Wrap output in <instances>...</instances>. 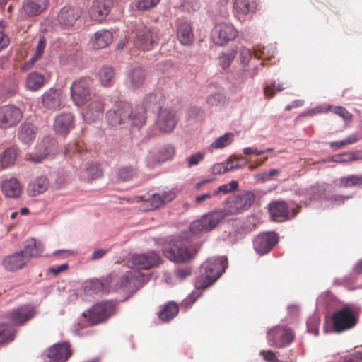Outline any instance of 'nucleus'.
<instances>
[{
    "instance_id": "obj_1",
    "label": "nucleus",
    "mask_w": 362,
    "mask_h": 362,
    "mask_svg": "<svg viewBox=\"0 0 362 362\" xmlns=\"http://www.w3.org/2000/svg\"><path fill=\"white\" fill-rule=\"evenodd\" d=\"M227 267V259L225 257L209 258L201 266L199 274L197 276L193 291L183 301L186 305H192L202 295V290L211 286L224 272Z\"/></svg>"
},
{
    "instance_id": "obj_2",
    "label": "nucleus",
    "mask_w": 362,
    "mask_h": 362,
    "mask_svg": "<svg viewBox=\"0 0 362 362\" xmlns=\"http://www.w3.org/2000/svg\"><path fill=\"white\" fill-rule=\"evenodd\" d=\"M360 313V307L351 304L344 305L331 317L333 332L341 333L353 329L358 322Z\"/></svg>"
},
{
    "instance_id": "obj_3",
    "label": "nucleus",
    "mask_w": 362,
    "mask_h": 362,
    "mask_svg": "<svg viewBox=\"0 0 362 362\" xmlns=\"http://www.w3.org/2000/svg\"><path fill=\"white\" fill-rule=\"evenodd\" d=\"M255 199V196L252 192L244 191L236 196L228 198L222 211L226 216L241 213L250 208Z\"/></svg>"
},
{
    "instance_id": "obj_4",
    "label": "nucleus",
    "mask_w": 362,
    "mask_h": 362,
    "mask_svg": "<svg viewBox=\"0 0 362 362\" xmlns=\"http://www.w3.org/2000/svg\"><path fill=\"white\" fill-rule=\"evenodd\" d=\"M92 80L89 77L78 78L70 87L71 99L76 106L81 107L91 99Z\"/></svg>"
},
{
    "instance_id": "obj_5",
    "label": "nucleus",
    "mask_w": 362,
    "mask_h": 362,
    "mask_svg": "<svg viewBox=\"0 0 362 362\" xmlns=\"http://www.w3.org/2000/svg\"><path fill=\"white\" fill-rule=\"evenodd\" d=\"M117 312L116 305L112 301H102L93 305L88 310V324L95 325L105 322Z\"/></svg>"
},
{
    "instance_id": "obj_6",
    "label": "nucleus",
    "mask_w": 362,
    "mask_h": 362,
    "mask_svg": "<svg viewBox=\"0 0 362 362\" xmlns=\"http://www.w3.org/2000/svg\"><path fill=\"white\" fill-rule=\"evenodd\" d=\"M49 6V0H23L18 11V20L23 21L36 18Z\"/></svg>"
},
{
    "instance_id": "obj_7",
    "label": "nucleus",
    "mask_w": 362,
    "mask_h": 362,
    "mask_svg": "<svg viewBox=\"0 0 362 362\" xmlns=\"http://www.w3.org/2000/svg\"><path fill=\"white\" fill-rule=\"evenodd\" d=\"M238 35V32L234 25L226 22L216 23L211 30V39L218 46L226 45L229 42L233 41Z\"/></svg>"
},
{
    "instance_id": "obj_8",
    "label": "nucleus",
    "mask_w": 362,
    "mask_h": 362,
    "mask_svg": "<svg viewBox=\"0 0 362 362\" xmlns=\"http://www.w3.org/2000/svg\"><path fill=\"white\" fill-rule=\"evenodd\" d=\"M293 339V332L284 325L275 326L267 332L268 343L275 348H284L291 344Z\"/></svg>"
},
{
    "instance_id": "obj_9",
    "label": "nucleus",
    "mask_w": 362,
    "mask_h": 362,
    "mask_svg": "<svg viewBox=\"0 0 362 362\" xmlns=\"http://www.w3.org/2000/svg\"><path fill=\"white\" fill-rule=\"evenodd\" d=\"M301 206L296 205L295 208L290 209L288 204L283 200H276L269 203V212L272 218L278 221H288L300 212Z\"/></svg>"
},
{
    "instance_id": "obj_10",
    "label": "nucleus",
    "mask_w": 362,
    "mask_h": 362,
    "mask_svg": "<svg viewBox=\"0 0 362 362\" xmlns=\"http://www.w3.org/2000/svg\"><path fill=\"white\" fill-rule=\"evenodd\" d=\"M225 216L222 210L209 213L200 219L193 221L189 229L194 234L209 231L214 229Z\"/></svg>"
},
{
    "instance_id": "obj_11",
    "label": "nucleus",
    "mask_w": 362,
    "mask_h": 362,
    "mask_svg": "<svg viewBox=\"0 0 362 362\" xmlns=\"http://www.w3.org/2000/svg\"><path fill=\"white\" fill-rule=\"evenodd\" d=\"M130 116V105L125 102H119L107 112L106 119L108 125L117 127L128 122Z\"/></svg>"
},
{
    "instance_id": "obj_12",
    "label": "nucleus",
    "mask_w": 362,
    "mask_h": 362,
    "mask_svg": "<svg viewBox=\"0 0 362 362\" xmlns=\"http://www.w3.org/2000/svg\"><path fill=\"white\" fill-rule=\"evenodd\" d=\"M160 262V257L155 252L147 254H134L127 259L129 267L136 269H149L157 266Z\"/></svg>"
},
{
    "instance_id": "obj_13",
    "label": "nucleus",
    "mask_w": 362,
    "mask_h": 362,
    "mask_svg": "<svg viewBox=\"0 0 362 362\" xmlns=\"http://www.w3.org/2000/svg\"><path fill=\"white\" fill-rule=\"evenodd\" d=\"M23 118V112L15 105L0 107V128L7 129L16 126Z\"/></svg>"
},
{
    "instance_id": "obj_14",
    "label": "nucleus",
    "mask_w": 362,
    "mask_h": 362,
    "mask_svg": "<svg viewBox=\"0 0 362 362\" xmlns=\"http://www.w3.org/2000/svg\"><path fill=\"white\" fill-rule=\"evenodd\" d=\"M37 314L34 306L30 305H22L11 310L8 313V317L11 324L16 326H22L32 320Z\"/></svg>"
},
{
    "instance_id": "obj_15",
    "label": "nucleus",
    "mask_w": 362,
    "mask_h": 362,
    "mask_svg": "<svg viewBox=\"0 0 362 362\" xmlns=\"http://www.w3.org/2000/svg\"><path fill=\"white\" fill-rule=\"evenodd\" d=\"M81 9L75 6H64L60 8L57 16L58 23L64 28H71L81 16Z\"/></svg>"
},
{
    "instance_id": "obj_16",
    "label": "nucleus",
    "mask_w": 362,
    "mask_h": 362,
    "mask_svg": "<svg viewBox=\"0 0 362 362\" xmlns=\"http://www.w3.org/2000/svg\"><path fill=\"white\" fill-rule=\"evenodd\" d=\"M112 0H93L88 10L91 21L102 23L108 16L112 7Z\"/></svg>"
},
{
    "instance_id": "obj_17",
    "label": "nucleus",
    "mask_w": 362,
    "mask_h": 362,
    "mask_svg": "<svg viewBox=\"0 0 362 362\" xmlns=\"http://www.w3.org/2000/svg\"><path fill=\"white\" fill-rule=\"evenodd\" d=\"M177 123V117L175 112L169 108H162L160 110L156 125L157 128L163 132H171Z\"/></svg>"
},
{
    "instance_id": "obj_18",
    "label": "nucleus",
    "mask_w": 362,
    "mask_h": 362,
    "mask_svg": "<svg viewBox=\"0 0 362 362\" xmlns=\"http://www.w3.org/2000/svg\"><path fill=\"white\" fill-rule=\"evenodd\" d=\"M0 189L6 197L16 199L23 193V185L16 177H6L0 181Z\"/></svg>"
},
{
    "instance_id": "obj_19",
    "label": "nucleus",
    "mask_w": 362,
    "mask_h": 362,
    "mask_svg": "<svg viewBox=\"0 0 362 362\" xmlns=\"http://www.w3.org/2000/svg\"><path fill=\"white\" fill-rule=\"evenodd\" d=\"M278 243V235L274 232H268L257 235L253 242L255 250L259 255L269 252Z\"/></svg>"
},
{
    "instance_id": "obj_20",
    "label": "nucleus",
    "mask_w": 362,
    "mask_h": 362,
    "mask_svg": "<svg viewBox=\"0 0 362 362\" xmlns=\"http://www.w3.org/2000/svg\"><path fill=\"white\" fill-rule=\"evenodd\" d=\"M163 252L168 259L177 263L188 262L193 257L192 254L187 247H179L175 244L165 245Z\"/></svg>"
},
{
    "instance_id": "obj_21",
    "label": "nucleus",
    "mask_w": 362,
    "mask_h": 362,
    "mask_svg": "<svg viewBox=\"0 0 362 362\" xmlns=\"http://www.w3.org/2000/svg\"><path fill=\"white\" fill-rule=\"evenodd\" d=\"M49 362H66L71 356L69 343L55 344L45 351Z\"/></svg>"
},
{
    "instance_id": "obj_22",
    "label": "nucleus",
    "mask_w": 362,
    "mask_h": 362,
    "mask_svg": "<svg viewBox=\"0 0 362 362\" xmlns=\"http://www.w3.org/2000/svg\"><path fill=\"white\" fill-rule=\"evenodd\" d=\"M176 35L182 45H191L194 40L193 28L189 22L185 19H177L175 23Z\"/></svg>"
},
{
    "instance_id": "obj_23",
    "label": "nucleus",
    "mask_w": 362,
    "mask_h": 362,
    "mask_svg": "<svg viewBox=\"0 0 362 362\" xmlns=\"http://www.w3.org/2000/svg\"><path fill=\"white\" fill-rule=\"evenodd\" d=\"M156 35L147 27L137 31L134 40L135 46L142 50H151L156 43Z\"/></svg>"
},
{
    "instance_id": "obj_24",
    "label": "nucleus",
    "mask_w": 362,
    "mask_h": 362,
    "mask_svg": "<svg viewBox=\"0 0 362 362\" xmlns=\"http://www.w3.org/2000/svg\"><path fill=\"white\" fill-rule=\"evenodd\" d=\"M74 116L71 112H62L54 119L53 129L57 134L66 135L74 127Z\"/></svg>"
},
{
    "instance_id": "obj_25",
    "label": "nucleus",
    "mask_w": 362,
    "mask_h": 362,
    "mask_svg": "<svg viewBox=\"0 0 362 362\" xmlns=\"http://www.w3.org/2000/svg\"><path fill=\"white\" fill-rule=\"evenodd\" d=\"M146 76V71L143 66H136L133 67L127 76L128 86L133 90L141 88L145 84Z\"/></svg>"
},
{
    "instance_id": "obj_26",
    "label": "nucleus",
    "mask_w": 362,
    "mask_h": 362,
    "mask_svg": "<svg viewBox=\"0 0 362 362\" xmlns=\"http://www.w3.org/2000/svg\"><path fill=\"white\" fill-rule=\"evenodd\" d=\"M113 40L112 33L107 29H101L95 32L90 38V45L94 49H103L108 47Z\"/></svg>"
},
{
    "instance_id": "obj_27",
    "label": "nucleus",
    "mask_w": 362,
    "mask_h": 362,
    "mask_svg": "<svg viewBox=\"0 0 362 362\" xmlns=\"http://www.w3.org/2000/svg\"><path fill=\"white\" fill-rule=\"evenodd\" d=\"M27 263L28 259L22 251L8 255L5 257L3 260L4 269L9 272H15L21 269Z\"/></svg>"
},
{
    "instance_id": "obj_28",
    "label": "nucleus",
    "mask_w": 362,
    "mask_h": 362,
    "mask_svg": "<svg viewBox=\"0 0 362 362\" xmlns=\"http://www.w3.org/2000/svg\"><path fill=\"white\" fill-rule=\"evenodd\" d=\"M43 105L51 110H57L62 107V91L59 89L49 88L42 96Z\"/></svg>"
},
{
    "instance_id": "obj_29",
    "label": "nucleus",
    "mask_w": 362,
    "mask_h": 362,
    "mask_svg": "<svg viewBox=\"0 0 362 362\" xmlns=\"http://www.w3.org/2000/svg\"><path fill=\"white\" fill-rule=\"evenodd\" d=\"M148 279V276L139 271H131L122 276L120 279L122 287L132 288V284L136 287L141 286L144 281Z\"/></svg>"
},
{
    "instance_id": "obj_30",
    "label": "nucleus",
    "mask_w": 362,
    "mask_h": 362,
    "mask_svg": "<svg viewBox=\"0 0 362 362\" xmlns=\"http://www.w3.org/2000/svg\"><path fill=\"white\" fill-rule=\"evenodd\" d=\"M18 329L9 322H0V347L13 341L18 334Z\"/></svg>"
},
{
    "instance_id": "obj_31",
    "label": "nucleus",
    "mask_w": 362,
    "mask_h": 362,
    "mask_svg": "<svg viewBox=\"0 0 362 362\" xmlns=\"http://www.w3.org/2000/svg\"><path fill=\"white\" fill-rule=\"evenodd\" d=\"M49 187V181L45 176H39L30 182L27 191L29 195L35 197L45 192Z\"/></svg>"
},
{
    "instance_id": "obj_32",
    "label": "nucleus",
    "mask_w": 362,
    "mask_h": 362,
    "mask_svg": "<svg viewBox=\"0 0 362 362\" xmlns=\"http://www.w3.org/2000/svg\"><path fill=\"white\" fill-rule=\"evenodd\" d=\"M44 246L40 242H37L35 238H30L26 241L22 252L25 255L28 260L31 257H37L43 252Z\"/></svg>"
},
{
    "instance_id": "obj_33",
    "label": "nucleus",
    "mask_w": 362,
    "mask_h": 362,
    "mask_svg": "<svg viewBox=\"0 0 362 362\" xmlns=\"http://www.w3.org/2000/svg\"><path fill=\"white\" fill-rule=\"evenodd\" d=\"M146 112L144 107L139 105L136 106L134 110L130 107V116L127 123L136 128L141 127L146 121Z\"/></svg>"
},
{
    "instance_id": "obj_34",
    "label": "nucleus",
    "mask_w": 362,
    "mask_h": 362,
    "mask_svg": "<svg viewBox=\"0 0 362 362\" xmlns=\"http://www.w3.org/2000/svg\"><path fill=\"white\" fill-rule=\"evenodd\" d=\"M179 312V308L176 303L169 301L160 307L158 313V318L163 322H168L174 318Z\"/></svg>"
},
{
    "instance_id": "obj_35",
    "label": "nucleus",
    "mask_w": 362,
    "mask_h": 362,
    "mask_svg": "<svg viewBox=\"0 0 362 362\" xmlns=\"http://www.w3.org/2000/svg\"><path fill=\"white\" fill-rule=\"evenodd\" d=\"M103 103L99 100H93L87 107L84 112V117L88 122H94L103 115Z\"/></svg>"
},
{
    "instance_id": "obj_36",
    "label": "nucleus",
    "mask_w": 362,
    "mask_h": 362,
    "mask_svg": "<svg viewBox=\"0 0 362 362\" xmlns=\"http://www.w3.org/2000/svg\"><path fill=\"white\" fill-rule=\"evenodd\" d=\"M18 139L25 144L32 143L36 137L35 127L29 123H23L18 132Z\"/></svg>"
},
{
    "instance_id": "obj_37",
    "label": "nucleus",
    "mask_w": 362,
    "mask_h": 362,
    "mask_svg": "<svg viewBox=\"0 0 362 362\" xmlns=\"http://www.w3.org/2000/svg\"><path fill=\"white\" fill-rule=\"evenodd\" d=\"M18 152L15 147H10L4 150L0 156L1 169L8 168L13 166L16 160Z\"/></svg>"
},
{
    "instance_id": "obj_38",
    "label": "nucleus",
    "mask_w": 362,
    "mask_h": 362,
    "mask_svg": "<svg viewBox=\"0 0 362 362\" xmlns=\"http://www.w3.org/2000/svg\"><path fill=\"white\" fill-rule=\"evenodd\" d=\"M83 288L88 296L99 294L104 290V284L98 279H91L83 283Z\"/></svg>"
},
{
    "instance_id": "obj_39",
    "label": "nucleus",
    "mask_w": 362,
    "mask_h": 362,
    "mask_svg": "<svg viewBox=\"0 0 362 362\" xmlns=\"http://www.w3.org/2000/svg\"><path fill=\"white\" fill-rule=\"evenodd\" d=\"M257 7L256 0H235L234 8L239 14L247 15L255 12Z\"/></svg>"
},
{
    "instance_id": "obj_40",
    "label": "nucleus",
    "mask_w": 362,
    "mask_h": 362,
    "mask_svg": "<svg viewBox=\"0 0 362 362\" xmlns=\"http://www.w3.org/2000/svg\"><path fill=\"white\" fill-rule=\"evenodd\" d=\"M46 44L47 40L45 37L44 35L40 36L37 45L35 49V53L33 56L25 64V66L28 68H31L37 61L42 58L46 47Z\"/></svg>"
},
{
    "instance_id": "obj_41",
    "label": "nucleus",
    "mask_w": 362,
    "mask_h": 362,
    "mask_svg": "<svg viewBox=\"0 0 362 362\" xmlns=\"http://www.w3.org/2000/svg\"><path fill=\"white\" fill-rule=\"evenodd\" d=\"M45 83V77L42 74L36 71L30 73L26 78V86L30 90L40 89Z\"/></svg>"
},
{
    "instance_id": "obj_42",
    "label": "nucleus",
    "mask_w": 362,
    "mask_h": 362,
    "mask_svg": "<svg viewBox=\"0 0 362 362\" xmlns=\"http://www.w3.org/2000/svg\"><path fill=\"white\" fill-rule=\"evenodd\" d=\"M163 101L161 95H156L154 93H149L146 95L142 102V106L146 111L147 110H155L160 106Z\"/></svg>"
},
{
    "instance_id": "obj_43",
    "label": "nucleus",
    "mask_w": 362,
    "mask_h": 362,
    "mask_svg": "<svg viewBox=\"0 0 362 362\" xmlns=\"http://www.w3.org/2000/svg\"><path fill=\"white\" fill-rule=\"evenodd\" d=\"M98 75L103 86H110L113 82L115 70L110 66H103L98 71Z\"/></svg>"
},
{
    "instance_id": "obj_44",
    "label": "nucleus",
    "mask_w": 362,
    "mask_h": 362,
    "mask_svg": "<svg viewBox=\"0 0 362 362\" xmlns=\"http://www.w3.org/2000/svg\"><path fill=\"white\" fill-rule=\"evenodd\" d=\"M233 141V134L226 133L218 137L209 146V150L212 151L214 149H220L230 145Z\"/></svg>"
},
{
    "instance_id": "obj_45",
    "label": "nucleus",
    "mask_w": 362,
    "mask_h": 362,
    "mask_svg": "<svg viewBox=\"0 0 362 362\" xmlns=\"http://www.w3.org/2000/svg\"><path fill=\"white\" fill-rule=\"evenodd\" d=\"M164 202L160 195V193H155L151 195V197L145 201L144 203L143 209L145 211H150L158 209L163 205H164Z\"/></svg>"
},
{
    "instance_id": "obj_46",
    "label": "nucleus",
    "mask_w": 362,
    "mask_h": 362,
    "mask_svg": "<svg viewBox=\"0 0 362 362\" xmlns=\"http://www.w3.org/2000/svg\"><path fill=\"white\" fill-rule=\"evenodd\" d=\"M137 175V170L133 166H123L117 171L118 179L121 181H129Z\"/></svg>"
},
{
    "instance_id": "obj_47",
    "label": "nucleus",
    "mask_w": 362,
    "mask_h": 362,
    "mask_svg": "<svg viewBox=\"0 0 362 362\" xmlns=\"http://www.w3.org/2000/svg\"><path fill=\"white\" fill-rule=\"evenodd\" d=\"M175 154V148L170 144L162 146L157 153V159L158 162H165L173 158Z\"/></svg>"
},
{
    "instance_id": "obj_48",
    "label": "nucleus",
    "mask_w": 362,
    "mask_h": 362,
    "mask_svg": "<svg viewBox=\"0 0 362 362\" xmlns=\"http://www.w3.org/2000/svg\"><path fill=\"white\" fill-rule=\"evenodd\" d=\"M340 185L344 187H352L362 185V175H350L339 179Z\"/></svg>"
},
{
    "instance_id": "obj_49",
    "label": "nucleus",
    "mask_w": 362,
    "mask_h": 362,
    "mask_svg": "<svg viewBox=\"0 0 362 362\" xmlns=\"http://www.w3.org/2000/svg\"><path fill=\"white\" fill-rule=\"evenodd\" d=\"M236 56V51L234 49L228 50L219 56V64L223 69H227L230 66L231 62L233 61Z\"/></svg>"
},
{
    "instance_id": "obj_50",
    "label": "nucleus",
    "mask_w": 362,
    "mask_h": 362,
    "mask_svg": "<svg viewBox=\"0 0 362 362\" xmlns=\"http://www.w3.org/2000/svg\"><path fill=\"white\" fill-rule=\"evenodd\" d=\"M87 180H93L103 176V171L98 164L90 165L86 170Z\"/></svg>"
},
{
    "instance_id": "obj_51",
    "label": "nucleus",
    "mask_w": 362,
    "mask_h": 362,
    "mask_svg": "<svg viewBox=\"0 0 362 362\" xmlns=\"http://www.w3.org/2000/svg\"><path fill=\"white\" fill-rule=\"evenodd\" d=\"M238 182L236 180H232L228 184H223L220 185L218 189L214 191V194L217 195L219 193L224 194L234 192L238 188Z\"/></svg>"
},
{
    "instance_id": "obj_52",
    "label": "nucleus",
    "mask_w": 362,
    "mask_h": 362,
    "mask_svg": "<svg viewBox=\"0 0 362 362\" xmlns=\"http://www.w3.org/2000/svg\"><path fill=\"white\" fill-rule=\"evenodd\" d=\"M362 160V155L359 151H352L344 153L339 156V162H351L355 160Z\"/></svg>"
},
{
    "instance_id": "obj_53",
    "label": "nucleus",
    "mask_w": 362,
    "mask_h": 362,
    "mask_svg": "<svg viewBox=\"0 0 362 362\" xmlns=\"http://www.w3.org/2000/svg\"><path fill=\"white\" fill-rule=\"evenodd\" d=\"M51 150H49L48 148H45V152L40 154H27L25 156V160L33 163H41L50 153Z\"/></svg>"
},
{
    "instance_id": "obj_54",
    "label": "nucleus",
    "mask_w": 362,
    "mask_h": 362,
    "mask_svg": "<svg viewBox=\"0 0 362 362\" xmlns=\"http://www.w3.org/2000/svg\"><path fill=\"white\" fill-rule=\"evenodd\" d=\"M285 88L282 87L280 84H276L275 82L272 83L270 85L264 88V93L266 98H272L276 92H280Z\"/></svg>"
},
{
    "instance_id": "obj_55",
    "label": "nucleus",
    "mask_w": 362,
    "mask_h": 362,
    "mask_svg": "<svg viewBox=\"0 0 362 362\" xmlns=\"http://www.w3.org/2000/svg\"><path fill=\"white\" fill-rule=\"evenodd\" d=\"M160 0H139L136 4L138 10L146 11L156 6Z\"/></svg>"
},
{
    "instance_id": "obj_56",
    "label": "nucleus",
    "mask_w": 362,
    "mask_h": 362,
    "mask_svg": "<svg viewBox=\"0 0 362 362\" xmlns=\"http://www.w3.org/2000/svg\"><path fill=\"white\" fill-rule=\"evenodd\" d=\"M224 97L220 93H214L207 98V103L211 106L222 105L224 103Z\"/></svg>"
},
{
    "instance_id": "obj_57",
    "label": "nucleus",
    "mask_w": 362,
    "mask_h": 362,
    "mask_svg": "<svg viewBox=\"0 0 362 362\" xmlns=\"http://www.w3.org/2000/svg\"><path fill=\"white\" fill-rule=\"evenodd\" d=\"M252 57L251 51L246 47H241L240 50V60L244 66H247Z\"/></svg>"
},
{
    "instance_id": "obj_58",
    "label": "nucleus",
    "mask_w": 362,
    "mask_h": 362,
    "mask_svg": "<svg viewBox=\"0 0 362 362\" xmlns=\"http://www.w3.org/2000/svg\"><path fill=\"white\" fill-rule=\"evenodd\" d=\"M338 362H362V352L356 351L344 356Z\"/></svg>"
},
{
    "instance_id": "obj_59",
    "label": "nucleus",
    "mask_w": 362,
    "mask_h": 362,
    "mask_svg": "<svg viewBox=\"0 0 362 362\" xmlns=\"http://www.w3.org/2000/svg\"><path fill=\"white\" fill-rule=\"evenodd\" d=\"M238 168V165L236 166H231L230 168L228 167V164L222 163H217L215 164L213 166V172L216 174H223L226 172Z\"/></svg>"
},
{
    "instance_id": "obj_60",
    "label": "nucleus",
    "mask_w": 362,
    "mask_h": 362,
    "mask_svg": "<svg viewBox=\"0 0 362 362\" xmlns=\"http://www.w3.org/2000/svg\"><path fill=\"white\" fill-rule=\"evenodd\" d=\"M332 112L346 120H350L351 118V115L344 107H334Z\"/></svg>"
},
{
    "instance_id": "obj_61",
    "label": "nucleus",
    "mask_w": 362,
    "mask_h": 362,
    "mask_svg": "<svg viewBox=\"0 0 362 362\" xmlns=\"http://www.w3.org/2000/svg\"><path fill=\"white\" fill-rule=\"evenodd\" d=\"M160 195L164 202V204L168 203L173 200L176 197V192L174 189H171L168 191H164L160 193Z\"/></svg>"
},
{
    "instance_id": "obj_62",
    "label": "nucleus",
    "mask_w": 362,
    "mask_h": 362,
    "mask_svg": "<svg viewBox=\"0 0 362 362\" xmlns=\"http://www.w3.org/2000/svg\"><path fill=\"white\" fill-rule=\"evenodd\" d=\"M204 158V153H197L193 154L188 158V167H192L197 165L202 161Z\"/></svg>"
},
{
    "instance_id": "obj_63",
    "label": "nucleus",
    "mask_w": 362,
    "mask_h": 362,
    "mask_svg": "<svg viewBox=\"0 0 362 362\" xmlns=\"http://www.w3.org/2000/svg\"><path fill=\"white\" fill-rule=\"evenodd\" d=\"M192 274V269L189 267L178 268L176 270V276L181 280L185 279Z\"/></svg>"
},
{
    "instance_id": "obj_64",
    "label": "nucleus",
    "mask_w": 362,
    "mask_h": 362,
    "mask_svg": "<svg viewBox=\"0 0 362 362\" xmlns=\"http://www.w3.org/2000/svg\"><path fill=\"white\" fill-rule=\"evenodd\" d=\"M260 355L263 357L267 362H274L276 359V356L272 351H262Z\"/></svg>"
}]
</instances>
